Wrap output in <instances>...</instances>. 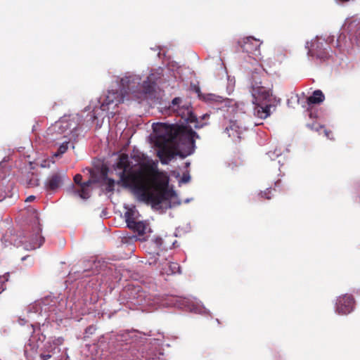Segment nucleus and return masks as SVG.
Here are the masks:
<instances>
[{
    "label": "nucleus",
    "instance_id": "nucleus-17",
    "mask_svg": "<svg viewBox=\"0 0 360 360\" xmlns=\"http://www.w3.org/2000/svg\"><path fill=\"white\" fill-rule=\"evenodd\" d=\"M325 99L324 94L321 90H316L313 94L307 98L308 104H319Z\"/></svg>",
    "mask_w": 360,
    "mask_h": 360
},
{
    "label": "nucleus",
    "instance_id": "nucleus-3",
    "mask_svg": "<svg viewBox=\"0 0 360 360\" xmlns=\"http://www.w3.org/2000/svg\"><path fill=\"white\" fill-rule=\"evenodd\" d=\"M272 89L273 83L266 75L257 71L252 72L249 90L252 96V103L255 105L254 115L260 119H266L271 115V105L265 104L263 106L259 103L271 101Z\"/></svg>",
    "mask_w": 360,
    "mask_h": 360
},
{
    "label": "nucleus",
    "instance_id": "nucleus-19",
    "mask_svg": "<svg viewBox=\"0 0 360 360\" xmlns=\"http://www.w3.org/2000/svg\"><path fill=\"white\" fill-rule=\"evenodd\" d=\"M92 184V181L89 180L86 182H84L82 186H80V188L77 191L80 198L83 199H87L90 196V191L89 187Z\"/></svg>",
    "mask_w": 360,
    "mask_h": 360
},
{
    "label": "nucleus",
    "instance_id": "nucleus-6",
    "mask_svg": "<svg viewBox=\"0 0 360 360\" xmlns=\"http://www.w3.org/2000/svg\"><path fill=\"white\" fill-rule=\"evenodd\" d=\"M67 181H70L67 173L64 171L56 170L51 172L45 180L44 188L48 192L56 193Z\"/></svg>",
    "mask_w": 360,
    "mask_h": 360
},
{
    "label": "nucleus",
    "instance_id": "nucleus-31",
    "mask_svg": "<svg viewBox=\"0 0 360 360\" xmlns=\"http://www.w3.org/2000/svg\"><path fill=\"white\" fill-rule=\"evenodd\" d=\"M28 347H30L31 350L35 349V352H37V349H35L34 345H32V344L30 343L27 345H26V347H25V352L26 354H28V353H29V348Z\"/></svg>",
    "mask_w": 360,
    "mask_h": 360
},
{
    "label": "nucleus",
    "instance_id": "nucleus-18",
    "mask_svg": "<svg viewBox=\"0 0 360 360\" xmlns=\"http://www.w3.org/2000/svg\"><path fill=\"white\" fill-rule=\"evenodd\" d=\"M200 98L204 101L205 102L212 104V103H222L224 101L223 98L219 96H217L215 94H199L198 95Z\"/></svg>",
    "mask_w": 360,
    "mask_h": 360
},
{
    "label": "nucleus",
    "instance_id": "nucleus-13",
    "mask_svg": "<svg viewBox=\"0 0 360 360\" xmlns=\"http://www.w3.org/2000/svg\"><path fill=\"white\" fill-rule=\"evenodd\" d=\"M262 42L252 37H248L243 39V44L241 48L243 52L248 54L257 55V53H259V46Z\"/></svg>",
    "mask_w": 360,
    "mask_h": 360
},
{
    "label": "nucleus",
    "instance_id": "nucleus-11",
    "mask_svg": "<svg viewBox=\"0 0 360 360\" xmlns=\"http://www.w3.org/2000/svg\"><path fill=\"white\" fill-rule=\"evenodd\" d=\"M158 265L161 274H174L180 271V266L176 262H171L166 259L160 260L159 258L155 259L153 262H150V264Z\"/></svg>",
    "mask_w": 360,
    "mask_h": 360
},
{
    "label": "nucleus",
    "instance_id": "nucleus-21",
    "mask_svg": "<svg viewBox=\"0 0 360 360\" xmlns=\"http://www.w3.org/2000/svg\"><path fill=\"white\" fill-rule=\"evenodd\" d=\"M46 351L48 352V354H46L45 352H41L40 353V359L42 360H48L49 359L53 354H55L56 347L51 344L50 342H48V345L46 346Z\"/></svg>",
    "mask_w": 360,
    "mask_h": 360
},
{
    "label": "nucleus",
    "instance_id": "nucleus-35",
    "mask_svg": "<svg viewBox=\"0 0 360 360\" xmlns=\"http://www.w3.org/2000/svg\"><path fill=\"white\" fill-rule=\"evenodd\" d=\"M48 345V342L44 345V349L42 352H45L46 354H48V352L46 351V346Z\"/></svg>",
    "mask_w": 360,
    "mask_h": 360
},
{
    "label": "nucleus",
    "instance_id": "nucleus-1",
    "mask_svg": "<svg viewBox=\"0 0 360 360\" xmlns=\"http://www.w3.org/2000/svg\"><path fill=\"white\" fill-rule=\"evenodd\" d=\"M115 170L120 178L117 184L131 188L141 200L153 206L159 205L175 195L174 191L168 188L167 181L158 179L159 172L153 162H143L135 169L128 155L122 153L119 156Z\"/></svg>",
    "mask_w": 360,
    "mask_h": 360
},
{
    "label": "nucleus",
    "instance_id": "nucleus-8",
    "mask_svg": "<svg viewBox=\"0 0 360 360\" xmlns=\"http://www.w3.org/2000/svg\"><path fill=\"white\" fill-rule=\"evenodd\" d=\"M327 47H329L324 41L315 39L311 44V46L308 51V55L315 57L321 61H325L330 58V54Z\"/></svg>",
    "mask_w": 360,
    "mask_h": 360
},
{
    "label": "nucleus",
    "instance_id": "nucleus-7",
    "mask_svg": "<svg viewBox=\"0 0 360 360\" xmlns=\"http://www.w3.org/2000/svg\"><path fill=\"white\" fill-rule=\"evenodd\" d=\"M41 228L37 217L34 221V225L32 227V233L29 236L28 240H22L24 248L26 250H34L40 248L44 243V238L41 236Z\"/></svg>",
    "mask_w": 360,
    "mask_h": 360
},
{
    "label": "nucleus",
    "instance_id": "nucleus-30",
    "mask_svg": "<svg viewBox=\"0 0 360 360\" xmlns=\"http://www.w3.org/2000/svg\"><path fill=\"white\" fill-rule=\"evenodd\" d=\"M190 175L188 174H184L181 178V181L184 183H188L190 181Z\"/></svg>",
    "mask_w": 360,
    "mask_h": 360
},
{
    "label": "nucleus",
    "instance_id": "nucleus-36",
    "mask_svg": "<svg viewBox=\"0 0 360 360\" xmlns=\"http://www.w3.org/2000/svg\"><path fill=\"white\" fill-rule=\"evenodd\" d=\"M160 241H161V238L156 239V242L158 244H161Z\"/></svg>",
    "mask_w": 360,
    "mask_h": 360
},
{
    "label": "nucleus",
    "instance_id": "nucleus-32",
    "mask_svg": "<svg viewBox=\"0 0 360 360\" xmlns=\"http://www.w3.org/2000/svg\"><path fill=\"white\" fill-rule=\"evenodd\" d=\"M35 199V196L34 195H30L29 197L27 198V199L25 200L26 202H32Z\"/></svg>",
    "mask_w": 360,
    "mask_h": 360
},
{
    "label": "nucleus",
    "instance_id": "nucleus-16",
    "mask_svg": "<svg viewBox=\"0 0 360 360\" xmlns=\"http://www.w3.org/2000/svg\"><path fill=\"white\" fill-rule=\"evenodd\" d=\"M262 66L263 70L266 74L275 73L276 68H277L275 57L268 58L266 60H264L262 64Z\"/></svg>",
    "mask_w": 360,
    "mask_h": 360
},
{
    "label": "nucleus",
    "instance_id": "nucleus-24",
    "mask_svg": "<svg viewBox=\"0 0 360 360\" xmlns=\"http://www.w3.org/2000/svg\"><path fill=\"white\" fill-rule=\"evenodd\" d=\"M106 188L105 190L107 192H113L115 188V180L111 178L106 177Z\"/></svg>",
    "mask_w": 360,
    "mask_h": 360
},
{
    "label": "nucleus",
    "instance_id": "nucleus-4",
    "mask_svg": "<svg viewBox=\"0 0 360 360\" xmlns=\"http://www.w3.org/2000/svg\"><path fill=\"white\" fill-rule=\"evenodd\" d=\"M155 79V75L150 74L147 77V79L143 81V84L140 85L141 79L138 76L129 75L122 77L120 80V84L125 93L127 91L136 93V90H135V88H138L137 92L141 94L139 98H145L155 91L156 86Z\"/></svg>",
    "mask_w": 360,
    "mask_h": 360
},
{
    "label": "nucleus",
    "instance_id": "nucleus-10",
    "mask_svg": "<svg viewBox=\"0 0 360 360\" xmlns=\"http://www.w3.org/2000/svg\"><path fill=\"white\" fill-rule=\"evenodd\" d=\"M177 116L181 117L186 123L193 122L195 123L194 127L199 129L206 124V123H202L201 120H199L193 113L191 106L182 105L179 107L175 111Z\"/></svg>",
    "mask_w": 360,
    "mask_h": 360
},
{
    "label": "nucleus",
    "instance_id": "nucleus-9",
    "mask_svg": "<svg viewBox=\"0 0 360 360\" xmlns=\"http://www.w3.org/2000/svg\"><path fill=\"white\" fill-rule=\"evenodd\" d=\"M354 299L351 295H344L337 299L336 311L339 314L346 315L352 312L354 307Z\"/></svg>",
    "mask_w": 360,
    "mask_h": 360
},
{
    "label": "nucleus",
    "instance_id": "nucleus-14",
    "mask_svg": "<svg viewBox=\"0 0 360 360\" xmlns=\"http://www.w3.org/2000/svg\"><path fill=\"white\" fill-rule=\"evenodd\" d=\"M141 287L139 285L134 286L131 285H127L122 291L123 296H127V298L133 302L136 299H138L139 297H141Z\"/></svg>",
    "mask_w": 360,
    "mask_h": 360
},
{
    "label": "nucleus",
    "instance_id": "nucleus-23",
    "mask_svg": "<svg viewBox=\"0 0 360 360\" xmlns=\"http://www.w3.org/2000/svg\"><path fill=\"white\" fill-rule=\"evenodd\" d=\"M69 143V141H64L63 142V143L59 146L58 149V151L55 153V156H60L61 155H63V153H65L68 148V145Z\"/></svg>",
    "mask_w": 360,
    "mask_h": 360
},
{
    "label": "nucleus",
    "instance_id": "nucleus-22",
    "mask_svg": "<svg viewBox=\"0 0 360 360\" xmlns=\"http://www.w3.org/2000/svg\"><path fill=\"white\" fill-rule=\"evenodd\" d=\"M134 215H135V212L133 210H131V209L128 210L124 213V217H125V221H126L127 224V227L130 225L131 221H136Z\"/></svg>",
    "mask_w": 360,
    "mask_h": 360
},
{
    "label": "nucleus",
    "instance_id": "nucleus-12",
    "mask_svg": "<svg viewBox=\"0 0 360 360\" xmlns=\"http://www.w3.org/2000/svg\"><path fill=\"white\" fill-rule=\"evenodd\" d=\"M225 131L236 143H240L244 139L243 135L245 129L240 127L236 121H230Z\"/></svg>",
    "mask_w": 360,
    "mask_h": 360
},
{
    "label": "nucleus",
    "instance_id": "nucleus-20",
    "mask_svg": "<svg viewBox=\"0 0 360 360\" xmlns=\"http://www.w3.org/2000/svg\"><path fill=\"white\" fill-rule=\"evenodd\" d=\"M130 229L134 232L138 233L139 235H143L146 231V225L143 221H131L130 225L128 226Z\"/></svg>",
    "mask_w": 360,
    "mask_h": 360
},
{
    "label": "nucleus",
    "instance_id": "nucleus-27",
    "mask_svg": "<svg viewBox=\"0 0 360 360\" xmlns=\"http://www.w3.org/2000/svg\"><path fill=\"white\" fill-rule=\"evenodd\" d=\"M82 176L80 174H77L74 176V181L76 184L82 186L83 183H82Z\"/></svg>",
    "mask_w": 360,
    "mask_h": 360
},
{
    "label": "nucleus",
    "instance_id": "nucleus-34",
    "mask_svg": "<svg viewBox=\"0 0 360 360\" xmlns=\"http://www.w3.org/2000/svg\"><path fill=\"white\" fill-rule=\"evenodd\" d=\"M350 0H337V1H338L340 3H346V2H348Z\"/></svg>",
    "mask_w": 360,
    "mask_h": 360
},
{
    "label": "nucleus",
    "instance_id": "nucleus-33",
    "mask_svg": "<svg viewBox=\"0 0 360 360\" xmlns=\"http://www.w3.org/2000/svg\"><path fill=\"white\" fill-rule=\"evenodd\" d=\"M210 117V115L206 113L205 115H203L202 117H200V119L201 120H205V119H208Z\"/></svg>",
    "mask_w": 360,
    "mask_h": 360
},
{
    "label": "nucleus",
    "instance_id": "nucleus-26",
    "mask_svg": "<svg viewBox=\"0 0 360 360\" xmlns=\"http://www.w3.org/2000/svg\"><path fill=\"white\" fill-rule=\"evenodd\" d=\"M262 198H264L266 200L271 199L272 197V189L271 188H266L264 191H261L259 194Z\"/></svg>",
    "mask_w": 360,
    "mask_h": 360
},
{
    "label": "nucleus",
    "instance_id": "nucleus-25",
    "mask_svg": "<svg viewBox=\"0 0 360 360\" xmlns=\"http://www.w3.org/2000/svg\"><path fill=\"white\" fill-rule=\"evenodd\" d=\"M181 103V98L176 97L174 98L171 105H169V108L172 109L173 111H176L179 107H181L179 104Z\"/></svg>",
    "mask_w": 360,
    "mask_h": 360
},
{
    "label": "nucleus",
    "instance_id": "nucleus-5",
    "mask_svg": "<svg viewBox=\"0 0 360 360\" xmlns=\"http://www.w3.org/2000/svg\"><path fill=\"white\" fill-rule=\"evenodd\" d=\"M76 125L72 126L70 120L63 119L56 122L53 126L47 130L48 139L50 141H55L67 138L69 133L76 129Z\"/></svg>",
    "mask_w": 360,
    "mask_h": 360
},
{
    "label": "nucleus",
    "instance_id": "nucleus-29",
    "mask_svg": "<svg viewBox=\"0 0 360 360\" xmlns=\"http://www.w3.org/2000/svg\"><path fill=\"white\" fill-rule=\"evenodd\" d=\"M307 127L310 128L312 130L319 131V128H321L322 127L319 124H317L316 123H313L311 124H307Z\"/></svg>",
    "mask_w": 360,
    "mask_h": 360
},
{
    "label": "nucleus",
    "instance_id": "nucleus-2",
    "mask_svg": "<svg viewBox=\"0 0 360 360\" xmlns=\"http://www.w3.org/2000/svg\"><path fill=\"white\" fill-rule=\"evenodd\" d=\"M155 146L162 164H167L175 155L184 151L190 155L194 151L195 139L199 136L190 127L177 124L158 122L153 124Z\"/></svg>",
    "mask_w": 360,
    "mask_h": 360
},
{
    "label": "nucleus",
    "instance_id": "nucleus-15",
    "mask_svg": "<svg viewBox=\"0 0 360 360\" xmlns=\"http://www.w3.org/2000/svg\"><path fill=\"white\" fill-rule=\"evenodd\" d=\"M124 101V97L122 94L119 93L117 91H109L108 94L105 96L103 103H102V107L104 105H110L115 102L116 103H122Z\"/></svg>",
    "mask_w": 360,
    "mask_h": 360
},
{
    "label": "nucleus",
    "instance_id": "nucleus-38",
    "mask_svg": "<svg viewBox=\"0 0 360 360\" xmlns=\"http://www.w3.org/2000/svg\"><path fill=\"white\" fill-rule=\"evenodd\" d=\"M41 167H45L46 165L45 164H41Z\"/></svg>",
    "mask_w": 360,
    "mask_h": 360
},
{
    "label": "nucleus",
    "instance_id": "nucleus-37",
    "mask_svg": "<svg viewBox=\"0 0 360 360\" xmlns=\"http://www.w3.org/2000/svg\"><path fill=\"white\" fill-rule=\"evenodd\" d=\"M309 117H310L311 118H312V117H313L312 112H310V113H309Z\"/></svg>",
    "mask_w": 360,
    "mask_h": 360
},
{
    "label": "nucleus",
    "instance_id": "nucleus-28",
    "mask_svg": "<svg viewBox=\"0 0 360 360\" xmlns=\"http://www.w3.org/2000/svg\"><path fill=\"white\" fill-rule=\"evenodd\" d=\"M63 342V338H58L57 339H55L53 342H51L53 346H54L56 348V346L62 345Z\"/></svg>",
    "mask_w": 360,
    "mask_h": 360
}]
</instances>
